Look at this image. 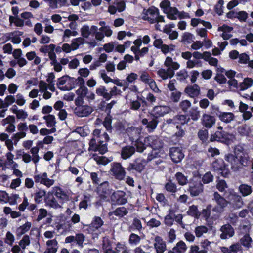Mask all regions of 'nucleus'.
I'll return each mask as SVG.
<instances>
[{
    "instance_id": "obj_48",
    "label": "nucleus",
    "mask_w": 253,
    "mask_h": 253,
    "mask_svg": "<svg viewBox=\"0 0 253 253\" xmlns=\"http://www.w3.org/2000/svg\"><path fill=\"white\" fill-rule=\"evenodd\" d=\"M238 132L242 136H248L251 133L250 128L246 124L241 125L237 128Z\"/></svg>"
},
{
    "instance_id": "obj_56",
    "label": "nucleus",
    "mask_w": 253,
    "mask_h": 253,
    "mask_svg": "<svg viewBox=\"0 0 253 253\" xmlns=\"http://www.w3.org/2000/svg\"><path fill=\"white\" fill-rule=\"evenodd\" d=\"M68 80H69V78L68 76H63L59 78L57 83L58 88L61 90H67V87L66 86L61 87V86L64 85L68 81Z\"/></svg>"
},
{
    "instance_id": "obj_33",
    "label": "nucleus",
    "mask_w": 253,
    "mask_h": 253,
    "mask_svg": "<svg viewBox=\"0 0 253 253\" xmlns=\"http://www.w3.org/2000/svg\"><path fill=\"white\" fill-rule=\"evenodd\" d=\"M228 198L229 200H233L237 208H240L243 205V199L242 197L233 191L230 192Z\"/></svg>"
},
{
    "instance_id": "obj_14",
    "label": "nucleus",
    "mask_w": 253,
    "mask_h": 253,
    "mask_svg": "<svg viewBox=\"0 0 253 253\" xmlns=\"http://www.w3.org/2000/svg\"><path fill=\"white\" fill-rule=\"evenodd\" d=\"M98 30V28L96 26L91 25L90 27L88 25H84L80 29L81 35L84 39L88 38L92 34H94L95 37L96 32Z\"/></svg>"
},
{
    "instance_id": "obj_11",
    "label": "nucleus",
    "mask_w": 253,
    "mask_h": 253,
    "mask_svg": "<svg viewBox=\"0 0 253 253\" xmlns=\"http://www.w3.org/2000/svg\"><path fill=\"white\" fill-rule=\"evenodd\" d=\"M153 246L156 253H164L167 250L166 242L159 236L154 237Z\"/></svg>"
},
{
    "instance_id": "obj_42",
    "label": "nucleus",
    "mask_w": 253,
    "mask_h": 253,
    "mask_svg": "<svg viewBox=\"0 0 253 253\" xmlns=\"http://www.w3.org/2000/svg\"><path fill=\"white\" fill-rule=\"evenodd\" d=\"M95 92L98 95L103 97L107 100L110 99L109 92H108L106 87L103 86H100L97 88Z\"/></svg>"
},
{
    "instance_id": "obj_39",
    "label": "nucleus",
    "mask_w": 253,
    "mask_h": 253,
    "mask_svg": "<svg viewBox=\"0 0 253 253\" xmlns=\"http://www.w3.org/2000/svg\"><path fill=\"white\" fill-rule=\"evenodd\" d=\"M43 119L45 121L46 126L48 127L54 128L56 124V118L54 115L48 114L44 116Z\"/></svg>"
},
{
    "instance_id": "obj_12",
    "label": "nucleus",
    "mask_w": 253,
    "mask_h": 253,
    "mask_svg": "<svg viewBox=\"0 0 253 253\" xmlns=\"http://www.w3.org/2000/svg\"><path fill=\"white\" fill-rule=\"evenodd\" d=\"M144 141L154 150H159L163 147L162 140L156 136H149L145 138Z\"/></svg>"
},
{
    "instance_id": "obj_18",
    "label": "nucleus",
    "mask_w": 253,
    "mask_h": 253,
    "mask_svg": "<svg viewBox=\"0 0 253 253\" xmlns=\"http://www.w3.org/2000/svg\"><path fill=\"white\" fill-rule=\"evenodd\" d=\"M144 160L137 158L133 162L129 164L127 169L128 171L135 170L138 172H141L144 169Z\"/></svg>"
},
{
    "instance_id": "obj_49",
    "label": "nucleus",
    "mask_w": 253,
    "mask_h": 253,
    "mask_svg": "<svg viewBox=\"0 0 253 253\" xmlns=\"http://www.w3.org/2000/svg\"><path fill=\"white\" fill-rule=\"evenodd\" d=\"M165 20L163 16L160 15L156 19V21L155 23V29L159 31H162L163 28L165 26Z\"/></svg>"
},
{
    "instance_id": "obj_27",
    "label": "nucleus",
    "mask_w": 253,
    "mask_h": 253,
    "mask_svg": "<svg viewBox=\"0 0 253 253\" xmlns=\"http://www.w3.org/2000/svg\"><path fill=\"white\" fill-rule=\"evenodd\" d=\"M47 248L43 253H55L58 249V242L55 239L48 240L46 243Z\"/></svg>"
},
{
    "instance_id": "obj_61",
    "label": "nucleus",
    "mask_w": 253,
    "mask_h": 253,
    "mask_svg": "<svg viewBox=\"0 0 253 253\" xmlns=\"http://www.w3.org/2000/svg\"><path fill=\"white\" fill-rule=\"evenodd\" d=\"M30 243V237L28 235H26L23 236L22 239L19 241V245L23 249H25L26 246H28Z\"/></svg>"
},
{
    "instance_id": "obj_45",
    "label": "nucleus",
    "mask_w": 253,
    "mask_h": 253,
    "mask_svg": "<svg viewBox=\"0 0 253 253\" xmlns=\"http://www.w3.org/2000/svg\"><path fill=\"white\" fill-rule=\"evenodd\" d=\"M187 213L188 215L194 217L196 218H199L200 216V212L198 210L197 207L195 205H192L189 207Z\"/></svg>"
},
{
    "instance_id": "obj_63",
    "label": "nucleus",
    "mask_w": 253,
    "mask_h": 253,
    "mask_svg": "<svg viewBox=\"0 0 253 253\" xmlns=\"http://www.w3.org/2000/svg\"><path fill=\"white\" fill-rule=\"evenodd\" d=\"M231 253H238L242 252L243 248L242 245L239 243H236L230 246Z\"/></svg>"
},
{
    "instance_id": "obj_54",
    "label": "nucleus",
    "mask_w": 253,
    "mask_h": 253,
    "mask_svg": "<svg viewBox=\"0 0 253 253\" xmlns=\"http://www.w3.org/2000/svg\"><path fill=\"white\" fill-rule=\"evenodd\" d=\"M141 241V237L138 235L131 233L129 237V243L131 245H138Z\"/></svg>"
},
{
    "instance_id": "obj_50",
    "label": "nucleus",
    "mask_w": 253,
    "mask_h": 253,
    "mask_svg": "<svg viewBox=\"0 0 253 253\" xmlns=\"http://www.w3.org/2000/svg\"><path fill=\"white\" fill-rule=\"evenodd\" d=\"M10 24L11 25L14 23V25L17 27H23L24 24V21L19 18L18 16H10L9 18Z\"/></svg>"
},
{
    "instance_id": "obj_40",
    "label": "nucleus",
    "mask_w": 253,
    "mask_h": 253,
    "mask_svg": "<svg viewBox=\"0 0 253 253\" xmlns=\"http://www.w3.org/2000/svg\"><path fill=\"white\" fill-rule=\"evenodd\" d=\"M200 23L208 29H211L212 28V25L209 22L199 18H192L191 20V25L193 27L197 26Z\"/></svg>"
},
{
    "instance_id": "obj_25",
    "label": "nucleus",
    "mask_w": 253,
    "mask_h": 253,
    "mask_svg": "<svg viewBox=\"0 0 253 253\" xmlns=\"http://www.w3.org/2000/svg\"><path fill=\"white\" fill-rule=\"evenodd\" d=\"M111 199L112 201L116 202L118 204H124L126 200L123 198L125 196V193L122 191H117L111 193Z\"/></svg>"
},
{
    "instance_id": "obj_55",
    "label": "nucleus",
    "mask_w": 253,
    "mask_h": 253,
    "mask_svg": "<svg viewBox=\"0 0 253 253\" xmlns=\"http://www.w3.org/2000/svg\"><path fill=\"white\" fill-rule=\"evenodd\" d=\"M134 45L131 47V50L134 54L139 53L140 47L142 45L141 38L137 39L133 42Z\"/></svg>"
},
{
    "instance_id": "obj_46",
    "label": "nucleus",
    "mask_w": 253,
    "mask_h": 253,
    "mask_svg": "<svg viewBox=\"0 0 253 253\" xmlns=\"http://www.w3.org/2000/svg\"><path fill=\"white\" fill-rule=\"evenodd\" d=\"M84 43V39L82 37H78L73 39L71 41L72 50H75L78 49L80 45H83Z\"/></svg>"
},
{
    "instance_id": "obj_60",
    "label": "nucleus",
    "mask_w": 253,
    "mask_h": 253,
    "mask_svg": "<svg viewBox=\"0 0 253 253\" xmlns=\"http://www.w3.org/2000/svg\"><path fill=\"white\" fill-rule=\"evenodd\" d=\"M201 66V62L194 59H190L186 62V68L192 69L194 67H200Z\"/></svg>"
},
{
    "instance_id": "obj_31",
    "label": "nucleus",
    "mask_w": 253,
    "mask_h": 253,
    "mask_svg": "<svg viewBox=\"0 0 253 253\" xmlns=\"http://www.w3.org/2000/svg\"><path fill=\"white\" fill-rule=\"evenodd\" d=\"M190 192L192 196H196L203 192V184L200 182H196L190 187Z\"/></svg>"
},
{
    "instance_id": "obj_29",
    "label": "nucleus",
    "mask_w": 253,
    "mask_h": 253,
    "mask_svg": "<svg viewBox=\"0 0 253 253\" xmlns=\"http://www.w3.org/2000/svg\"><path fill=\"white\" fill-rule=\"evenodd\" d=\"M44 202L45 205L49 207L58 209L61 207L56 198L52 195H49L48 193L45 198Z\"/></svg>"
},
{
    "instance_id": "obj_7",
    "label": "nucleus",
    "mask_w": 253,
    "mask_h": 253,
    "mask_svg": "<svg viewBox=\"0 0 253 253\" xmlns=\"http://www.w3.org/2000/svg\"><path fill=\"white\" fill-rule=\"evenodd\" d=\"M49 195H54L61 202L64 203L69 201L70 194L68 192L64 191L59 186H54L48 192Z\"/></svg>"
},
{
    "instance_id": "obj_59",
    "label": "nucleus",
    "mask_w": 253,
    "mask_h": 253,
    "mask_svg": "<svg viewBox=\"0 0 253 253\" xmlns=\"http://www.w3.org/2000/svg\"><path fill=\"white\" fill-rule=\"evenodd\" d=\"M55 45L53 44H50L48 45H44L41 47L39 50L41 52L43 53H49L52 50H54Z\"/></svg>"
},
{
    "instance_id": "obj_9",
    "label": "nucleus",
    "mask_w": 253,
    "mask_h": 253,
    "mask_svg": "<svg viewBox=\"0 0 253 253\" xmlns=\"http://www.w3.org/2000/svg\"><path fill=\"white\" fill-rule=\"evenodd\" d=\"M212 168L213 170L220 172L224 177H226L229 173L227 166L222 160H217L212 163Z\"/></svg>"
},
{
    "instance_id": "obj_62",
    "label": "nucleus",
    "mask_w": 253,
    "mask_h": 253,
    "mask_svg": "<svg viewBox=\"0 0 253 253\" xmlns=\"http://www.w3.org/2000/svg\"><path fill=\"white\" fill-rule=\"evenodd\" d=\"M116 250L118 253H130L129 250L126 245L120 243L117 244Z\"/></svg>"
},
{
    "instance_id": "obj_2",
    "label": "nucleus",
    "mask_w": 253,
    "mask_h": 253,
    "mask_svg": "<svg viewBox=\"0 0 253 253\" xmlns=\"http://www.w3.org/2000/svg\"><path fill=\"white\" fill-rule=\"evenodd\" d=\"M225 160L230 164L231 168L233 171H237L243 167L250 165L251 161L247 154H243L238 160L233 154L229 153L225 156Z\"/></svg>"
},
{
    "instance_id": "obj_58",
    "label": "nucleus",
    "mask_w": 253,
    "mask_h": 253,
    "mask_svg": "<svg viewBox=\"0 0 253 253\" xmlns=\"http://www.w3.org/2000/svg\"><path fill=\"white\" fill-rule=\"evenodd\" d=\"M79 34L77 30H72L70 29H66L64 31L63 39L69 38L71 36H77Z\"/></svg>"
},
{
    "instance_id": "obj_38",
    "label": "nucleus",
    "mask_w": 253,
    "mask_h": 253,
    "mask_svg": "<svg viewBox=\"0 0 253 253\" xmlns=\"http://www.w3.org/2000/svg\"><path fill=\"white\" fill-rule=\"evenodd\" d=\"M32 226L31 222L27 221L25 224L20 226L16 230V235L18 236H21L25 233L27 232Z\"/></svg>"
},
{
    "instance_id": "obj_32",
    "label": "nucleus",
    "mask_w": 253,
    "mask_h": 253,
    "mask_svg": "<svg viewBox=\"0 0 253 253\" xmlns=\"http://www.w3.org/2000/svg\"><path fill=\"white\" fill-rule=\"evenodd\" d=\"M240 244L247 249L252 247L253 241L249 233H245L240 239Z\"/></svg>"
},
{
    "instance_id": "obj_43",
    "label": "nucleus",
    "mask_w": 253,
    "mask_h": 253,
    "mask_svg": "<svg viewBox=\"0 0 253 253\" xmlns=\"http://www.w3.org/2000/svg\"><path fill=\"white\" fill-rule=\"evenodd\" d=\"M54 78L55 76L53 73H50L49 74H48L47 78L46 79V81L48 83L47 84L48 86V89L52 92H55L56 90L55 87V84L53 82Z\"/></svg>"
},
{
    "instance_id": "obj_34",
    "label": "nucleus",
    "mask_w": 253,
    "mask_h": 253,
    "mask_svg": "<svg viewBox=\"0 0 253 253\" xmlns=\"http://www.w3.org/2000/svg\"><path fill=\"white\" fill-rule=\"evenodd\" d=\"M167 17L170 20H176L178 17L181 18L182 14L179 12L175 7H171L168 12H166Z\"/></svg>"
},
{
    "instance_id": "obj_4",
    "label": "nucleus",
    "mask_w": 253,
    "mask_h": 253,
    "mask_svg": "<svg viewBox=\"0 0 253 253\" xmlns=\"http://www.w3.org/2000/svg\"><path fill=\"white\" fill-rule=\"evenodd\" d=\"M216 205L212 208L213 212L220 213L224 211V209L227 207L229 202L220 195L217 192H214L212 199Z\"/></svg>"
},
{
    "instance_id": "obj_64",
    "label": "nucleus",
    "mask_w": 253,
    "mask_h": 253,
    "mask_svg": "<svg viewBox=\"0 0 253 253\" xmlns=\"http://www.w3.org/2000/svg\"><path fill=\"white\" fill-rule=\"evenodd\" d=\"M191 106V103L188 100H182L179 104V107L184 112H187L188 110Z\"/></svg>"
},
{
    "instance_id": "obj_36",
    "label": "nucleus",
    "mask_w": 253,
    "mask_h": 253,
    "mask_svg": "<svg viewBox=\"0 0 253 253\" xmlns=\"http://www.w3.org/2000/svg\"><path fill=\"white\" fill-rule=\"evenodd\" d=\"M238 190L243 197L248 196L252 192V186L246 184H241L239 186Z\"/></svg>"
},
{
    "instance_id": "obj_5",
    "label": "nucleus",
    "mask_w": 253,
    "mask_h": 253,
    "mask_svg": "<svg viewBox=\"0 0 253 253\" xmlns=\"http://www.w3.org/2000/svg\"><path fill=\"white\" fill-rule=\"evenodd\" d=\"M141 15L143 20L148 21L151 24H154L160 16L159 11L157 8L151 7L147 9H144Z\"/></svg>"
},
{
    "instance_id": "obj_17",
    "label": "nucleus",
    "mask_w": 253,
    "mask_h": 253,
    "mask_svg": "<svg viewBox=\"0 0 253 253\" xmlns=\"http://www.w3.org/2000/svg\"><path fill=\"white\" fill-rule=\"evenodd\" d=\"M170 156L174 163H178L181 161L184 155L180 148L172 147L170 149Z\"/></svg>"
},
{
    "instance_id": "obj_10",
    "label": "nucleus",
    "mask_w": 253,
    "mask_h": 253,
    "mask_svg": "<svg viewBox=\"0 0 253 253\" xmlns=\"http://www.w3.org/2000/svg\"><path fill=\"white\" fill-rule=\"evenodd\" d=\"M34 179L36 183H40L48 188L52 186L55 182L53 179L48 178L47 173L46 172L35 175Z\"/></svg>"
},
{
    "instance_id": "obj_57",
    "label": "nucleus",
    "mask_w": 253,
    "mask_h": 253,
    "mask_svg": "<svg viewBox=\"0 0 253 253\" xmlns=\"http://www.w3.org/2000/svg\"><path fill=\"white\" fill-rule=\"evenodd\" d=\"M113 213L115 215L123 217L126 215L128 213V211L126 208L121 207L116 209Z\"/></svg>"
},
{
    "instance_id": "obj_19",
    "label": "nucleus",
    "mask_w": 253,
    "mask_h": 253,
    "mask_svg": "<svg viewBox=\"0 0 253 253\" xmlns=\"http://www.w3.org/2000/svg\"><path fill=\"white\" fill-rule=\"evenodd\" d=\"M38 87L40 92L43 94V98L48 100L51 98L52 94L47 90L48 89V86L47 83L42 80L40 81Z\"/></svg>"
},
{
    "instance_id": "obj_16",
    "label": "nucleus",
    "mask_w": 253,
    "mask_h": 253,
    "mask_svg": "<svg viewBox=\"0 0 253 253\" xmlns=\"http://www.w3.org/2000/svg\"><path fill=\"white\" fill-rule=\"evenodd\" d=\"M113 34L110 27H100L95 33V39L97 41H102L105 36L110 37Z\"/></svg>"
},
{
    "instance_id": "obj_47",
    "label": "nucleus",
    "mask_w": 253,
    "mask_h": 253,
    "mask_svg": "<svg viewBox=\"0 0 253 253\" xmlns=\"http://www.w3.org/2000/svg\"><path fill=\"white\" fill-rule=\"evenodd\" d=\"M189 121V118H187V116L184 115H177L174 117V125H184L187 123Z\"/></svg>"
},
{
    "instance_id": "obj_53",
    "label": "nucleus",
    "mask_w": 253,
    "mask_h": 253,
    "mask_svg": "<svg viewBox=\"0 0 253 253\" xmlns=\"http://www.w3.org/2000/svg\"><path fill=\"white\" fill-rule=\"evenodd\" d=\"M208 231V228L205 226H198L195 229L194 232L197 237L200 238L206 233Z\"/></svg>"
},
{
    "instance_id": "obj_24",
    "label": "nucleus",
    "mask_w": 253,
    "mask_h": 253,
    "mask_svg": "<svg viewBox=\"0 0 253 253\" xmlns=\"http://www.w3.org/2000/svg\"><path fill=\"white\" fill-rule=\"evenodd\" d=\"M201 123L206 128H211L215 124V119L212 116L204 114L201 119Z\"/></svg>"
},
{
    "instance_id": "obj_22",
    "label": "nucleus",
    "mask_w": 253,
    "mask_h": 253,
    "mask_svg": "<svg viewBox=\"0 0 253 253\" xmlns=\"http://www.w3.org/2000/svg\"><path fill=\"white\" fill-rule=\"evenodd\" d=\"M6 158V161L3 163L4 167L2 168L3 170H5L6 168L18 167V164L14 162V155L11 152H8L5 154Z\"/></svg>"
},
{
    "instance_id": "obj_28",
    "label": "nucleus",
    "mask_w": 253,
    "mask_h": 253,
    "mask_svg": "<svg viewBox=\"0 0 253 253\" xmlns=\"http://www.w3.org/2000/svg\"><path fill=\"white\" fill-rule=\"evenodd\" d=\"M185 92L192 98L196 97L200 94V87L198 85L195 84L192 86L186 87Z\"/></svg>"
},
{
    "instance_id": "obj_23",
    "label": "nucleus",
    "mask_w": 253,
    "mask_h": 253,
    "mask_svg": "<svg viewBox=\"0 0 253 253\" xmlns=\"http://www.w3.org/2000/svg\"><path fill=\"white\" fill-rule=\"evenodd\" d=\"M97 192L100 196L104 198L110 195L112 191L109 188V183L106 181L100 184L97 187Z\"/></svg>"
},
{
    "instance_id": "obj_30",
    "label": "nucleus",
    "mask_w": 253,
    "mask_h": 253,
    "mask_svg": "<svg viewBox=\"0 0 253 253\" xmlns=\"http://www.w3.org/2000/svg\"><path fill=\"white\" fill-rule=\"evenodd\" d=\"M217 116L221 121L225 123H229L235 119V115L231 112H221Z\"/></svg>"
},
{
    "instance_id": "obj_26",
    "label": "nucleus",
    "mask_w": 253,
    "mask_h": 253,
    "mask_svg": "<svg viewBox=\"0 0 253 253\" xmlns=\"http://www.w3.org/2000/svg\"><path fill=\"white\" fill-rule=\"evenodd\" d=\"M135 152V147L132 146H126L122 148L121 150V157L124 159H127L131 157Z\"/></svg>"
},
{
    "instance_id": "obj_1",
    "label": "nucleus",
    "mask_w": 253,
    "mask_h": 253,
    "mask_svg": "<svg viewBox=\"0 0 253 253\" xmlns=\"http://www.w3.org/2000/svg\"><path fill=\"white\" fill-rule=\"evenodd\" d=\"M164 66L167 67L166 69L161 68L157 71L158 76L163 80L172 78L174 75V71L180 68V64L169 56L166 57Z\"/></svg>"
},
{
    "instance_id": "obj_37",
    "label": "nucleus",
    "mask_w": 253,
    "mask_h": 253,
    "mask_svg": "<svg viewBox=\"0 0 253 253\" xmlns=\"http://www.w3.org/2000/svg\"><path fill=\"white\" fill-rule=\"evenodd\" d=\"M187 247L185 243L183 241L178 242L172 248V251L177 253H183L186 251Z\"/></svg>"
},
{
    "instance_id": "obj_6",
    "label": "nucleus",
    "mask_w": 253,
    "mask_h": 253,
    "mask_svg": "<svg viewBox=\"0 0 253 253\" xmlns=\"http://www.w3.org/2000/svg\"><path fill=\"white\" fill-rule=\"evenodd\" d=\"M235 137L234 135L228 133L224 131H216L214 135L211 137V140H215L224 142L225 143L229 144L235 140Z\"/></svg>"
},
{
    "instance_id": "obj_3",
    "label": "nucleus",
    "mask_w": 253,
    "mask_h": 253,
    "mask_svg": "<svg viewBox=\"0 0 253 253\" xmlns=\"http://www.w3.org/2000/svg\"><path fill=\"white\" fill-rule=\"evenodd\" d=\"M75 104L76 107L74 109V113L79 117H88L94 110L91 106L84 104L83 100L79 98L75 100Z\"/></svg>"
},
{
    "instance_id": "obj_51",
    "label": "nucleus",
    "mask_w": 253,
    "mask_h": 253,
    "mask_svg": "<svg viewBox=\"0 0 253 253\" xmlns=\"http://www.w3.org/2000/svg\"><path fill=\"white\" fill-rule=\"evenodd\" d=\"M45 195L46 191L44 190L39 189L35 193L34 200L36 203H40Z\"/></svg>"
},
{
    "instance_id": "obj_15",
    "label": "nucleus",
    "mask_w": 253,
    "mask_h": 253,
    "mask_svg": "<svg viewBox=\"0 0 253 253\" xmlns=\"http://www.w3.org/2000/svg\"><path fill=\"white\" fill-rule=\"evenodd\" d=\"M142 123L144 125H146V128L149 132H152L156 129L158 125V121L157 117L151 114L150 121L145 118L142 120Z\"/></svg>"
},
{
    "instance_id": "obj_21",
    "label": "nucleus",
    "mask_w": 253,
    "mask_h": 253,
    "mask_svg": "<svg viewBox=\"0 0 253 253\" xmlns=\"http://www.w3.org/2000/svg\"><path fill=\"white\" fill-rule=\"evenodd\" d=\"M141 130L142 129L140 127L131 126L127 128L126 131L128 135L129 136L130 140L133 142L139 139Z\"/></svg>"
},
{
    "instance_id": "obj_41",
    "label": "nucleus",
    "mask_w": 253,
    "mask_h": 253,
    "mask_svg": "<svg viewBox=\"0 0 253 253\" xmlns=\"http://www.w3.org/2000/svg\"><path fill=\"white\" fill-rule=\"evenodd\" d=\"M38 146L39 145H37V146L31 148L30 151L31 154H32L31 156L32 157V161L35 164L36 166H37V164L40 160V156L39 155L40 148L38 147Z\"/></svg>"
},
{
    "instance_id": "obj_35",
    "label": "nucleus",
    "mask_w": 253,
    "mask_h": 253,
    "mask_svg": "<svg viewBox=\"0 0 253 253\" xmlns=\"http://www.w3.org/2000/svg\"><path fill=\"white\" fill-rule=\"evenodd\" d=\"M103 223L104 222L100 217H94L93 221L89 226L90 230L91 231H94L97 230L103 225Z\"/></svg>"
},
{
    "instance_id": "obj_44",
    "label": "nucleus",
    "mask_w": 253,
    "mask_h": 253,
    "mask_svg": "<svg viewBox=\"0 0 253 253\" xmlns=\"http://www.w3.org/2000/svg\"><path fill=\"white\" fill-rule=\"evenodd\" d=\"M253 83V80L251 78H246L243 82L240 84L239 89L241 90H246L250 87Z\"/></svg>"
},
{
    "instance_id": "obj_52",
    "label": "nucleus",
    "mask_w": 253,
    "mask_h": 253,
    "mask_svg": "<svg viewBox=\"0 0 253 253\" xmlns=\"http://www.w3.org/2000/svg\"><path fill=\"white\" fill-rule=\"evenodd\" d=\"M175 178L177 182L180 185H185L188 182L187 177L181 172L176 173Z\"/></svg>"
},
{
    "instance_id": "obj_8",
    "label": "nucleus",
    "mask_w": 253,
    "mask_h": 253,
    "mask_svg": "<svg viewBox=\"0 0 253 253\" xmlns=\"http://www.w3.org/2000/svg\"><path fill=\"white\" fill-rule=\"evenodd\" d=\"M112 175L116 179L119 180H122L124 179L126 175L125 169L119 163H113L110 169Z\"/></svg>"
},
{
    "instance_id": "obj_20",
    "label": "nucleus",
    "mask_w": 253,
    "mask_h": 253,
    "mask_svg": "<svg viewBox=\"0 0 253 253\" xmlns=\"http://www.w3.org/2000/svg\"><path fill=\"white\" fill-rule=\"evenodd\" d=\"M171 109L168 106H156L152 110V115L158 117H163L170 113Z\"/></svg>"
},
{
    "instance_id": "obj_13",
    "label": "nucleus",
    "mask_w": 253,
    "mask_h": 253,
    "mask_svg": "<svg viewBox=\"0 0 253 253\" xmlns=\"http://www.w3.org/2000/svg\"><path fill=\"white\" fill-rule=\"evenodd\" d=\"M219 231L221 232L220 237L223 240L231 238L235 234L234 228L229 224L222 225L220 227Z\"/></svg>"
}]
</instances>
